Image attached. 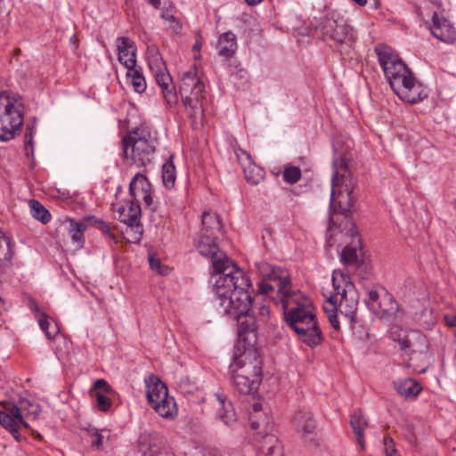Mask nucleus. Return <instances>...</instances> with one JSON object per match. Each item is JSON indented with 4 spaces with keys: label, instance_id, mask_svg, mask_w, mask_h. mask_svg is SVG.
Wrapping results in <instances>:
<instances>
[{
    "label": "nucleus",
    "instance_id": "58",
    "mask_svg": "<svg viewBox=\"0 0 456 456\" xmlns=\"http://www.w3.org/2000/svg\"><path fill=\"white\" fill-rule=\"evenodd\" d=\"M263 407H262V404L260 403H253L252 405V411H250V416L252 414H256V415H260L263 411Z\"/></svg>",
    "mask_w": 456,
    "mask_h": 456
},
{
    "label": "nucleus",
    "instance_id": "21",
    "mask_svg": "<svg viewBox=\"0 0 456 456\" xmlns=\"http://www.w3.org/2000/svg\"><path fill=\"white\" fill-rule=\"evenodd\" d=\"M235 154L242 166L247 181L258 184L264 178V170L251 162V157L246 151L235 150Z\"/></svg>",
    "mask_w": 456,
    "mask_h": 456
},
{
    "label": "nucleus",
    "instance_id": "34",
    "mask_svg": "<svg viewBox=\"0 0 456 456\" xmlns=\"http://www.w3.org/2000/svg\"><path fill=\"white\" fill-rule=\"evenodd\" d=\"M416 79L411 69L404 63V69L391 73L389 86H415Z\"/></svg>",
    "mask_w": 456,
    "mask_h": 456
},
{
    "label": "nucleus",
    "instance_id": "45",
    "mask_svg": "<svg viewBox=\"0 0 456 456\" xmlns=\"http://www.w3.org/2000/svg\"><path fill=\"white\" fill-rule=\"evenodd\" d=\"M36 133V121L35 120H29L26 124V131L24 134V144H25V151H27V154L30 152H33V137Z\"/></svg>",
    "mask_w": 456,
    "mask_h": 456
},
{
    "label": "nucleus",
    "instance_id": "39",
    "mask_svg": "<svg viewBox=\"0 0 456 456\" xmlns=\"http://www.w3.org/2000/svg\"><path fill=\"white\" fill-rule=\"evenodd\" d=\"M31 216L43 224H47L51 220L50 212L37 200L29 201Z\"/></svg>",
    "mask_w": 456,
    "mask_h": 456
},
{
    "label": "nucleus",
    "instance_id": "9",
    "mask_svg": "<svg viewBox=\"0 0 456 456\" xmlns=\"http://www.w3.org/2000/svg\"><path fill=\"white\" fill-rule=\"evenodd\" d=\"M334 295L338 296V310L351 322L355 321L359 296L350 278L342 271L335 270L332 273Z\"/></svg>",
    "mask_w": 456,
    "mask_h": 456
},
{
    "label": "nucleus",
    "instance_id": "1",
    "mask_svg": "<svg viewBox=\"0 0 456 456\" xmlns=\"http://www.w3.org/2000/svg\"><path fill=\"white\" fill-rule=\"evenodd\" d=\"M200 254L212 261L214 272L218 275L215 281L214 305L221 314L238 315L245 313L250 304L251 281L248 276L234 265L221 250Z\"/></svg>",
    "mask_w": 456,
    "mask_h": 456
},
{
    "label": "nucleus",
    "instance_id": "29",
    "mask_svg": "<svg viewBox=\"0 0 456 456\" xmlns=\"http://www.w3.org/2000/svg\"><path fill=\"white\" fill-rule=\"evenodd\" d=\"M294 422L297 432L304 436L312 435L315 430V421L312 413L305 411H298L294 417Z\"/></svg>",
    "mask_w": 456,
    "mask_h": 456
},
{
    "label": "nucleus",
    "instance_id": "62",
    "mask_svg": "<svg viewBox=\"0 0 456 456\" xmlns=\"http://www.w3.org/2000/svg\"><path fill=\"white\" fill-rule=\"evenodd\" d=\"M146 87H135L136 89V92L139 93V94H142L144 92Z\"/></svg>",
    "mask_w": 456,
    "mask_h": 456
},
{
    "label": "nucleus",
    "instance_id": "52",
    "mask_svg": "<svg viewBox=\"0 0 456 456\" xmlns=\"http://www.w3.org/2000/svg\"><path fill=\"white\" fill-rule=\"evenodd\" d=\"M384 446L386 456H399L397 455V452L395 448V444L392 438L385 437L384 438Z\"/></svg>",
    "mask_w": 456,
    "mask_h": 456
},
{
    "label": "nucleus",
    "instance_id": "5",
    "mask_svg": "<svg viewBox=\"0 0 456 456\" xmlns=\"http://www.w3.org/2000/svg\"><path fill=\"white\" fill-rule=\"evenodd\" d=\"M24 111L22 96L9 90L0 93V140L10 141L20 133Z\"/></svg>",
    "mask_w": 456,
    "mask_h": 456
},
{
    "label": "nucleus",
    "instance_id": "31",
    "mask_svg": "<svg viewBox=\"0 0 456 456\" xmlns=\"http://www.w3.org/2000/svg\"><path fill=\"white\" fill-rule=\"evenodd\" d=\"M400 307L398 303L388 293L383 290V302L380 305V314H376L382 319H391L398 316Z\"/></svg>",
    "mask_w": 456,
    "mask_h": 456
},
{
    "label": "nucleus",
    "instance_id": "46",
    "mask_svg": "<svg viewBox=\"0 0 456 456\" xmlns=\"http://www.w3.org/2000/svg\"><path fill=\"white\" fill-rule=\"evenodd\" d=\"M301 178V170L297 167L288 166L283 171V179L289 183H295Z\"/></svg>",
    "mask_w": 456,
    "mask_h": 456
},
{
    "label": "nucleus",
    "instance_id": "28",
    "mask_svg": "<svg viewBox=\"0 0 456 456\" xmlns=\"http://www.w3.org/2000/svg\"><path fill=\"white\" fill-rule=\"evenodd\" d=\"M13 406L14 412L20 415V419L24 420H26V419L35 420L41 412V407L39 404L28 399H21L18 405Z\"/></svg>",
    "mask_w": 456,
    "mask_h": 456
},
{
    "label": "nucleus",
    "instance_id": "40",
    "mask_svg": "<svg viewBox=\"0 0 456 456\" xmlns=\"http://www.w3.org/2000/svg\"><path fill=\"white\" fill-rule=\"evenodd\" d=\"M365 302L372 313L375 314H380V305H382L383 302V295H381L378 289H371L368 292Z\"/></svg>",
    "mask_w": 456,
    "mask_h": 456
},
{
    "label": "nucleus",
    "instance_id": "47",
    "mask_svg": "<svg viewBox=\"0 0 456 456\" xmlns=\"http://www.w3.org/2000/svg\"><path fill=\"white\" fill-rule=\"evenodd\" d=\"M149 264L151 268L156 273L161 275H167L169 273V268L167 265L161 264V261L159 258H156L152 255H149L148 256Z\"/></svg>",
    "mask_w": 456,
    "mask_h": 456
},
{
    "label": "nucleus",
    "instance_id": "13",
    "mask_svg": "<svg viewBox=\"0 0 456 456\" xmlns=\"http://www.w3.org/2000/svg\"><path fill=\"white\" fill-rule=\"evenodd\" d=\"M147 61L149 69L158 86H170L173 82L172 77L167 70L162 55L155 45L148 46Z\"/></svg>",
    "mask_w": 456,
    "mask_h": 456
},
{
    "label": "nucleus",
    "instance_id": "16",
    "mask_svg": "<svg viewBox=\"0 0 456 456\" xmlns=\"http://www.w3.org/2000/svg\"><path fill=\"white\" fill-rule=\"evenodd\" d=\"M346 235L351 239L350 243L346 246L340 253V260L345 265H353L359 261L361 250V240L358 235L355 224L347 220L345 224Z\"/></svg>",
    "mask_w": 456,
    "mask_h": 456
},
{
    "label": "nucleus",
    "instance_id": "38",
    "mask_svg": "<svg viewBox=\"0 0 456 456\" xmlns=\"http://www.w3.org/2000/svg\"><path fill=\"white\" fill-rule=\"evenodd\" d=\"M176 178L175 167L173 163V156H171L162 167V180L167 188H172L175 185Z\"/></svg>",
    "mask_w": 456,
    "mask_h": 456
},
{
    "label": "nucleus",
    "instance_id": "23",
    "mask_svg": "<svg viewBox=\"0 0 456 456\" xmlns=\"http://www.w3.org/2000/svg\"><path fill=\"white\" fill-rule=\"evenodd\" d=\"M399 99L404 102L415 104L427 98L428 93L425 87H390Z\"/></svg>",
    "mask_w": 456,
    "mask_h": 456
},
{
    "label": "nucleus",
    "instance_id": "24",
    "mask_svg": "<svg viewBox=\"0 0 456 456\" xmlns=\"http://www.w3.org/2000/svg\"><path fill=\"white\" fill-rule=\"evenodd\" d=\"M118 61L126 68L136 66L135 47L133 42L125 37H118Z\"/></svg>",
    "mask_w": 456,
    "mask_h": 456
},
{
    "label": "nucleus",
    "instance_id": "44",
    "mask_svg": "<svg viewBox=\"0 0 456 456\" xmlns=\"http://www.w3.org/2000/svg\"><path fill=\"white\" fill-rule=\"evenodd\" d=\"M183 86H204L205 83L198 77L197 68L192 66L182 75Z\"/></svg>",
    "mask_w": 456,
    "mask_h": 456
},
{
    "label": "nucleus",
    "instance_id": "8",
    "mask_svg": "<svg viewBox=\"0 0 456 456\" xmlns=\"http://www.w3.org/2000/svg\"><path fill=\"white\" fill-rule=\"evenodd\" d=\"M324 40H332L341 45L339 52L349 53L355 40L353 28L340 16L337 18L326 16L322 18L318 26Z\"/></svg>",
    "mask_w": 456,
    "mask_h": 456
},
{
    "label": "nucleus",
    "instance_id": "12",
    "mask_svg": "<svg viewBox=\"0 0 456 456\" xmlns=\"http://www.w3.org/2000/svg\"><path fill=\"white\" fill-rule=\"evenodd\" d=\"M202 228L195 246L200 254H208L210 249H216V240L221 233V224L218 216L211 211L202 214Z\"/></svg>",
    "mask_w": 456,
    "mask_h": 456
},
{
    "label": "nucleus",
    "instance_id": "61",
    "mask_svg": "<svg viewBox=\"0 0 456 456\" xmlns=\"http://www.w3.org/2000/svg\"><path fill=\"white\" fill-rule=\"evenodd\" d=\"M263 0H245V2L248 4V5H256V4H258L262 2Z\"/></svg>",
    "mask_w": 456,
    "mask_h": 456
},
{
    "label": "nucleus",
    "instance_id": "49",
    "mask_svg": "<svg viewBox=\"0 0 456 456\" xmlns=\"http://www.w3.org/2000/svg\"><path fill=\"white\" fill-rule=\"evenodd\" d=\"M92 397H95L97 403V408L102 411H108L111 406V401L106 397L100 391H96L94 394H90Z\"/></svg>",
    "mask_w": 456,
    "mask_h": 456
},
{
    "label": "nucleus",
    "instance_id": "35",
    "mask_svg": "<svg viewBox=\"0 0 456 456\" xmlns=\"http://www.w3.org/2000/svg\"><path fill=\"white\" fill-rule=\"evenodd\" d=\"M338 296L331 295L329 299L323 303V310L329 319L331 326L334 330H338L340 329L339 322L337 316V311L338 310Z\"/></svg>",
    "mask_w": 456,
    "mask_h": 456
},
{
    "label": "nucleus",
    "instance_id": "63",
    "mask_svg": "<svg viewBox=\"0 0 456 456\" xmlns=\"http://www.w3.org/2000/svg\"><path fill=\"white\" fill-rule=\"evenodd\" d=\"M329 244H330V246H332V243H331V238H330V239H329Z\"/></svg>",
    "mask_w": 456,
    "mask_h": 456
},
{
    "label": "nucleus",
    "instance_id": "37",
    "mask_svg": "<svg viewBox=\"0 0 456 456\" xmlns=\"http://www.w3.org/2000/svg\"><path fill=\"white\" fill-rule=\"evenodd\" d=\"M391 339L397 342L402 350L410 348L411 343L408 332L399 326H393L389 331Z\"/></svg>",
    "mask_w": 456,
    "mask_h": 456
},
{
    "label": "nucleus",
    "instance_id": "20",
    "mask_svg": "<svg viewBox=\"0 0 456 456\" xmlns=\"http://www.w3.org/2000/svg\"><path fill=\"white\" fill-rule=\"evenodd\" d=\"M189 89H191V87H180V94L183 104L190 108V115L192 118L193 126L198 127L202 126L203 109L198 98L199 94H201L202 90L200 87H194L193 89H197V91L193 92V90H191V95L188 96L187 93Z\"/></svg>",
    "mask_w": 456,
    "mask_h": 456
},
{
    "label": "nucleus",
    "instance_id": "17",
    "mask_svg": "<svg viewBox=\"0 0 456 456\" xmlns=\"http://www.w3.org/2000/svg\"><path fill=\"white\" fill-rule=\"evenodd\" d=\"M432 35L445 43H453L456 40V31L453 25L442 14L434 12L429 25Z\"/></svg>",
    "mask_w": 456,
    "mask_h": 456
},
{
    "label": "nucleus",
    "instance_id": "60",
    "mask_svg": "<svg viewBox=\"0 0 456 456\" xmlns=\"http://www.w3.org/2000/svg\"><path fill=\"white\" fill-rule=\"evenodd\" d=\"M149 4L153 5L155 8H159L160 0H147Z\"/></svg>",
    "mask_w": 456,
    "mask_h": 456
},
{
    "label": "nucleus",
    "instance_id": "32",
    "mask_svg": "<svg viewBox=\"0 0 456 456\" xmlns=\"http://www.w3.org/2000/svg\"><path fill=\"white\" fill-rule=\"evenodd\" d=\"M69 234L75 244L76 248L83 247V234L86 230V225L82 222H75L73 220H67L64 224Z\"/></svg>",
    "mask_w": 456,
    "mask_h": 456
},
{
    "label": "nucleus",
    "instance_id": "56",
    "mask_svg": "<svg viewBox=\"0 0 456 456\" xmlns=\"http://www.w3.org/2000/svg\"><path fill=\"white\" fill-rule=\"evenodd\" d=\"M202 46V37L200 33H197L196 34V40H195V43L192 46V51L193 52H200V48Z\"/></svg>",
    "mask_w": 456,
    "mask_h": 456
},
{
    "label": "nucleus",
    "instance_id": "4",
    "mask_svg": "<svg viewBox=\"0 0 456 456\" xmlns=\"http://www.w3.org/2000/svg\"><path fill=\"white\" fill-rule=\"evenodd\" d=\"M125 158L137 167H145L154 159L157 139L145 125L132 130L123 140Z\"/></svg>",
    "mask_w": 456,
    "mask_h": 456
},
{
    "label": "nucleus",
    "instance_id": "14",
    "mask_svg": "<svg viewBox=\"0 0 456 456\" xmlns=\"http://www.w3.org/2000/svg\"><path fill=\"white\" fill-rule=\"evenodd\" d=\"M115 217L127 226H139L141 220V207L139 202L130 200L124 203L116 201L112 203Z\"/></svg>",
    "mask_w": 456,
    "mask_h": 456
},
{
    "label": "nucleus",
    "instance_id": "7",
    "mask_svg": "<svg viewBox=\"0 0 456 456\" xmlns=\"http://www.w3.org/2000/svg\"><path fill=\"white\" fill-rule=\"evenodd\" d=\"M146 396L154 411L162 418L173 419L177 415L174 397L168 395L167 386L156 376L145 379Z\"/></svg>",
    "mask_w": 456,
    "mask_h": 456
},
{
    "label": "nucleus",
    "instance_id": "27",
    "mask_svg": "<svg viewBox=\"0 0 456 456\" xmlns=\"http://www.w3.org/2000/svg\"><path fill=\"white\" fill-rule=\"evenodd\" d=\"M393 387L398 395L404 398H415L422 390L419 382L411 378L395 380Z\"/></svg>",
    "mask_w": 456,
    "mask_h": 456
},
{
    "label": "nucleus",
    "instance_id": "51",
    "mask_svg": "<svg viewBox=\"0 0 456 456\" xmlns=\"http://www.w3.org/2000/svg\"><path fill=\"white\" fill-rule=\"evenodd\" d=\"M96 391H100L101 393L110 394L111 392L110 386L104 379H97L92 389L90 390V394H94Z\"/></svg>",
    "mask_w": 456,
    "mask_h": 456
},
{
    "label": "nucleus",
    "instance_id": "57",
    "mask_svg": "<svg viewBox=\"0 0 456 456\" xmlns=\"http://www.w3.org/2000/svg\"><path fill=\"white\" fill-rule=\"evenodd\" d=\"M444 321L450 327H456V314L444 315Z\"/></svg>",
    "mask_w": 456,
    "mask_h": 456
},
{
    "label": "nucleus",
    "instance_id": "11",
    "mask_svg": "<svg viewBox=\"0 0 456 456\" xmlns=\"http://www.w3.org/2000/svg\"><path fill=\"white\" fill-rule=\"evenodd\" d=\"M230 315L238 321L240 338L245 341L248 340L250 345L251 342H255L256 339V330L260 324L267 321L269 307L265 305L252 306V301L250 300L248 311L238 315Z\"/></svg>",
    "mask_w": 456,
    "mask_h": 456
},
{
    "label": "nucleus",
    "instance_id": "43",
    "mask_svg": "<svg viewBox=\"0 0 456 456\" xmlns=\"http://www.w3.org/2000/svg\"><path fill=\"white\" fill-rule=\"evenodd\" d=\"M249 418L253 429L263 428L265 431H267L272 427L271 418L265 412H262L258 416L252 414Z\"/></svg>",
    "mask_w": 456,
    "mask_h": 456
},
{
    "label": "nucleus",
    "instance_id": "2",
    "mask_svg": "<svg viewBox=\"0 0 456 456\" xmlns=\"http://www.w3.org/2000/svg\"><path fill=\"white\" fill-rule=\"evenodd\" d=\"M285 320L305 345L314 347L321 344L323 337L317 326L312 305L299 290L283 297L281 305Z\"/></svg>",
    "mask_w": 456,
    "mask_h": 456
},
{
    "label": "nucleus",
    "instance_id": "25",
    "mask_svg": "<svg viewBox=\"0 0 456 456\" xmlns=\"http://www.w3.org/2000/svg\"><path fill=\"white\" fill-rule=\"evenodd\" d=\"M0 424L8 429L14 437H18L19 425L28 428L26 420L20 419V415L14 412V406L7 408L4 411H0Z\"/></svg>",
    "mask_w": 456,
    "mask_h": 456
},
{
    "label": "nucleus",
    "instance_id": "15",
    "mask_svg": "<svg viewBox=\"0 0 456 456\" xmlns=\"http://www.w3.org/2000/svg\"><path fill=\"white\" fill-rule=\"evenodd\" d=\"M375 52L388 82L390 81L391 73L396 72L398 69H404V62L391 47L379 45L376 46Z\"/></svg>",
    "mask_w": 456,
    "mask_h": 456
},
{
    "label": "nucleus",
    "instance_id": "33",
    "mask_svg": "<svg viewBox=\"0 0 456 456\" xmlns=\"http://www.w3.org/2000/svg\"><path fill=\"white\" fill-rule=\"evenodd\" d=\"M219 55L224 57H231L235 53L237 48L236 37L229 31L223 33L218 40Z\"/></svg>",
    "mask_w": 456,
    "mask_h": 456
},
{
    "label": "nucleus",
    "instance_id": "18",
    "mask_svg": "<svg viewBox=\"0 0 456 456\" xmlns=\"http://www.w3.org/2000/svg\"><path fill=\"white\" fill-rule=\"evenodd\" d=\"M161 437L156 432H143L137 442L138 452L142 456H173L167 452H161Z\"/></svg>",
    "mask_w": 456,
    "mask_h": 456
},
{
    "label": "nucleus",
    "instance_id": "30",
    "mask_svg": "<svg viewBox=\"0 0 456 456\" xmlns=\"http://www.w3.org/2000/svg\"><path fill=\"white\" fill-rule=\"evenodd\" d=\"M351 428L356 436L357 443L362 450H364V429L368 423L361 411H355L350 419Z\"/></svg>",
    "mask_w": 456,
    "mask_h": 456
},
{
    "label": "nucleus",
    "instance_id": "48",
    "mask_svg": "<svg viewBox=\"0 0 456 456\" xmlns=\"http://www.w3.org/2000/svg\"><path fill=\"white\" fill-rule=\"evenodd\" d=\"M126 69V75L132 78V86H142V84H145V78L142 76V71L136 69V66Z\"/></svg>",
    "mask_w": 456,
    "mask_h": 456
},
{
    "label": "nucleus",
    "instance_id": "3",
    "mask_svg": "<svg viewBox=\"0 0 456 456\" xmlns=\"http://www.w3.org/2000/svg\"><path fill=\"white\" fill-rule=\"evenodd\" d=\"M229 369L232 387L238 393L249 395L256 391L262 376V361L255 347L248 346L235 356Z\"/></svg>",
    "mask_w": 456,
    "mask_h": 456
},
{
    "label": "nucleus",
    "instance_id": "42",
    "mask_svg": "<svg viewBox=\"0 0 456 456\" xmlns=\"http://www.w3.org/2000/svg\"><path fill=\"white\" fill-rule=\"evenodd\" d=\"M12 256V249L10 239L0 232V265L9 262Z\"/></svg>",
    "mask_w": 456,
    "mask_h": 456
},
{
    "label": "nucleus",
    "instance_id": "50",
    "mask_svg": "<svg viewBox=\"0 0 456 456\" xmlns=\"http://www.w3.org/2000/svg\"><path fill=\"white\" fill-rule=\"evenodd\" d=\"M177 87H161L163 97L168 104H175L178 101Z\"/></svg>",
    "mask_w": 456,
    "mask_h": 456
},
{
    "label": "nucleus",
    "instance_id": "19",
    "mask_svg": "<svg viewBox=\"0 0 456 456\" xmlns=\"http://www.w3.org/2000/svg\"><path fill=\"white\" fill-rule=\"evenodd\" d=\"M129 193L132 200L139 203L141 200L146 206H151L152 203L151 185L146 176L141 173H137L133 177L129 184Z\"/></svg>",
    "mask_w": 456,
    "mask_h": 456
},
{
    "label": "nucleus",
    "instance_id": "41",
    "mask_svg": "<svg viewBox=\"0 0 456 456\" xmlns=\"http://www.w3.org/2000/svg\"><path fill=\"white\" fill-rule=\"evenodd\" d=\"M88 436L93 438L92 446L100 449L103 444V440L110 439V434L108 429H97L95 428H87Z\"/></svg>",
    "mask_w": 456,
    "mask_h": 456
},
{
    "label": "nucleus",
    "instance_id": "36",
    "mask_svg": "<svg viewBox=\"0 0 456 456\" xmlns=\"http://www.w3.org/2000/svg\"><path fill=\"white\" fill-rule=\"evenodd\" d=\"M265 456H282L281 445L275 436L267 435L261 445Z\"/></svg>",
    "mask_w": 456,
    "mask_h": 456
},
{
    "label": "nucleus",
    "instance_id": "26",
    "mask_svg": "<svg viewBox=\"0 0 456 456\" xmlns=\"http://www.w3.org/2000/svg\"><path fill=\"white\" fill-rule=\"evenodd\" d=\"M29 308L35 313L37 322L40 328L45 331L48 339H54L60 332L57 323L49 322V317L45 314L40 312L39 307L35 301L31 300L29 302Z\"/></svg>",
    "mask_w": 456,
    "mask_h": 456
},
{
    "label": "nucleus",
    "instance_id": "22",
    "mask_svg": "<svg viewBox=\"0 0 456 456\" xmlns=\"http://www.w3.org/2000/svg\"><path fill=\"white\" fill-rule=\"evenodd\" d=\"M215 397L217 403L216 413V418L225 425L232 426L237 421L236 412L232 402L228 400L226 395L220 393H216Z\"/></svg>",
    "mask_w": 456,
    "mask_h": 456
},
{
    "label": "nucleus",
    "instance_id": "59",
    "mask_svg": "<svg viewBox=\"0 0 456 456\" xmlns=\"http://www.w3.org/2000/svg\"><path fill=\"white\" fill-rule=\"evenodd\" d=\"M353 2H354L355 4L361 5V6H363L367 4V0H352ZM374 4L376 5V7L378 6V0H374Z\"/></svg>",
    "mask_w": 456,
    "mask_h": 456
},
{
    "label": "nucleus",
    "instance_id": "55",
    "mask_svg": "<svg viewBox=\"0 0 456 456\" xmlns=\"http://www.w3.org/2000/svg\"><path fill=\"white\" fill-rule=\"evenodd\" d=\"M161 18L168 20V21H171V22H175V27H174V30L175 31H177L181 28V25L179 24L178 21H176V19L175 17L173 15V14H169L168 12H161Z\"/></svg>",
    "mask_w": 456,
    "mask_h": 456
},
{
    "label": "nucleus",
    "instance_id": "53",
    "mask_svg": "<svg viewBox=\"0 0 456 456\" xmlns=\"http://www.w3.org/2000/svg\"><path fill=\"white\" fill-rule=\"evenodd\" d=\"M232 82L238 83V79H241L240 83L248 82V71L244 69H240L235 73L231 75Z\"/></svg>",
    "mask_w": 456,
    "mask_h": 456
},
{
    "label": "nucleus",
    "instance_id": "10",
    "mask_svg": "<svg viewBox=\"0 0 456 456\" xmlns=\"http://www.w3.org/2000/svg\"><path fill=\"white\" fill-rule=\"evenodd\" d=\"M259 272L265 277L259 284V291L262 294H269L277 289L281 304H283V297L290 296V281L286 270L279 267H273L265 262L256 264Z\"/></svg>",
    "mask_w": 456,
    "mask_h": 456
},
{
    "label": "nucleus",
    "instance_id": "6",
    "mask_svg": "<svg viewBox=\"0 0 456 456\" xmlns=\"http://www.w3.org/2000/svg\"><path fill=\"white\" fill-rule=\"evenodd\" d=\"M334 173L331 178L330 205L335 211L346 213L354 204L352 196L355 187V180L344 159L333 162Z\"/></svg>",
    "mask_w": 456,
    "mask_h": 456
},
{
    "label": "nucleus",
    "instance_id": "54",
    "mask_svg": "<svg viewBox=\"0 0 456 456\" xmlns=\"http://www.w3.org/2000/svg\"><path fill=\"white\" fill-rule=\"evenodd\" d=\"M98 228L102 232V233L109 236L110 239L113 240L115 242L117 241L115 235L111 232L110 226L104 223L103 221L97 222Z\"/></svg>",
    "mask_w": 456,
    "mask_h": 456
}]
</instances>
